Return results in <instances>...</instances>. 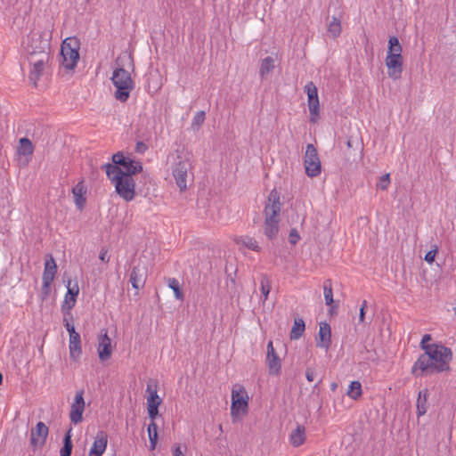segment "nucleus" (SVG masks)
<instances>
[{"mask_svg":"<svg viewBox=\"0 0 456 456\" xmlns=\"http://www.w3.org/2000/svg\"><path fill=\"white\" fill-rule=\"evenodd\" d=\"M452 360V352L449 347L433 343L431 346L424 347V354L413 363L411 373L416 377H422L428 373L448 371Z\"/></svg>","mask_w":456,"mask_h":456,"instance_id":"nucleus-1","label":"nucleus"},{"mask_svg":"<svg viewBox=\"0 0 456 456\" xmlns=\"http://www.w3.org/2000/svg\"><path fill=\"white\" fill-rule=\"evenodd\" d=\"M107 177L115 187L118 195L125 201L130 202L135 197V182L129 175H124L120 167L107 163L103 165Z\"/></svg>","mask_w":456,"mask_h":456,"instance_id":"nucleus-2","label":"nucleus"},{"mask_svg":"<svg viewBox=\"0 0 456 456\" xmlns=\"http://www.w3.org/2000/svg\"><path fill=\"white\" fill-rule=\"evenodd\" d=\"M281 203L276 190H272L268 195L265 209L264 233L269 239L276 238L280 229V214Z\"/></svg>","mask_w":456,"mask_h":456,"instance_id":"nucleus-3","label":"nucleus"},{"mask_svg":"<svg viewBox=\"0 0 456 456\" xmlns=\"http://www.w3.org/2000/svg\"><path fill=\"white\" fill-rule=\"evenodd\" d=\"M33 40L39 41V46L37 51H28V61L30 65L28 79L37 86L49 61L50 45L48 39H43L40 36H34Z\"/></svg>","mask_w":456,"mask_h":456,"instance_id":"nucleus-4","label":"nucleus"},{"mask_svg":"<svg viewBox=\"0 0 456 456\" xmlns=\"http://www.w3.org/2000/svg\"><path fill=\"white\" fill-rule=\"evenodd\" d=\"M403 48L396 37H391L388 40V49L385 59L387 68V75L390 78L397 80L403 73Z\"/></svg>","mask_w":456,"mask_h":456,"instance_id":"nucleus-5","label":"nucleus"},{"mask_svg":"<svg viewBox=\"0 0 456 456\" xmlns=\"http://www.w3.org/2000/svg\"><path fill=\"white\" fill-rule=\"evenodd\" d=\"M110 79L116 87L115 98L121 102H126L134 87L130 73L124 68H118L113 71Z\"/></svg>","mask_w":456,"mask_h":456,"instance_id":"nucleus-6","label":"nucleus"},{"mask_svg":"<svg viewBox=\"0 0 456 456\" xmlns=\"http://www.w3.org/2000/svg\"><path fill=\"white\" fill-rule=\"evenodd\" d=\"M231 416L233 421L245 416L248 411L249 396L246 388L240 384H234L231 395Z\"/></svg>","mask_w":456,"mask_h":456,"instance_id":"nucleus-7","label":"nucleus"},{"mask_svg":"<svg viewBox=\"0 0 456 456\" xmlns=\"http://www.w3.org/2000/svg\"><path fill=\"white\" fill-rule=\"evenodd\" d=\"M191 168V161L188 154L178 153L172 167L173 176L181 191L187 188L188 171Z\"/></svg>","mask_w":456,"mask_h":456,"instance_id":"nucleus-8","label":"nucleus"},{"mask_svg":"<svg viewBox=\"0 0 456 456\" xmlns=\"http://www.w3.org/2000/svg\"><path fill=\"white\" fill-rule=\"evenodd\" d=\"M79 44L74 37L66 38L61 46V64L66 69L72 70L79 59Z\"/></svg>","mask_w":456,"mask_h":456,"instance_id":"nucleus-9","label":"nucleus"},{"mask_svg":"<svg viewBox=\"0 0 456 456\" xmlns=\"http://www.w3.org/2000/svg\"><path fill=\"white\" fill-rule=\"evenodd\" d=\"M305 173L310 177H315L321 174V161L316 148L309 143L305 147L304 157Z\"/></svg>","mask_w":456,"mask_h":456,"instance_id":"nucleus-10","label":"nucleus"},{"mask_svg":"<svg viewBox=\"0 0 456 456\" xmlns=\"http://www.w3.org/2000/svg\"><path fill=\"white\" fill-rule=\"evenodd\" d=\"M304 92L307 95V105L310 113V121L316 123L320 115V102L318 97V90L314 82L306 83Z\"/></svg>","mask_w":456,"mask_h":456,"instance_id":"nucleus-11","label":"nucleus"},{"mask_svg":"<svg viewBox=\"0 0 456 456\" xmlns=\"http://www.w3.org/2000/svg\"><path fill=\"white\" fill-rule=\"evenodd\" d=\"M113 165L120 166L124 175H129L133 177L134 175L142 172V166L138 160L132 159L130 157H126L122 152H117L112 156Z\"/></svg>","mask_w":456,"mask_h":456,"instance_id":"nucleus-12","label":"nucleus"},{"mask_svg":"<svg viewBox=\"0 0 456 456\" xmlns=\"http://www.w3.org/2000/svg\"><path fill=\"white\" fill-rule=\"evenodd\" d=\"M49 434L48 427L42 421L37 423L30 431V445L34 452L41 450Z\"/></svg>","mask_w":456,"mask_h":456,"instance_id":"nucleus-13","label":"nucleus"},{"mask_svg":"<svg viewBox=\"0 0 456 456\" xmlns=\"http://www.w3.org/2000/svg\"><path fill=\"white\" fill-rule=\"evenodd\" d=\"M86 408L84 391H77L70 405L69 419L74 424H79L83 420V413Z\"/></svg>","mask_w":456,"mask_h":456,"instance_id":"nucleus-14","label":"nucleus"},{"mask_svg":"<svg viewBox=\"0 0 456 456\" xmlns=\"http://www.w3.org/2000/svg\"><path fill=\"white\" fill-rule=\"evenodd\" d=\"M57 272V265L52 256L45 260V269L42 277V291L45 296L48 295L52 282L53 281L54 276Z\"/></svg>","mask_w":456,"mask_h":456,"instance_id":"nucleus-15","label":"nucleus"},{"mask_svg":"<svg viewBox=\"0 0 456 456\" xmlns=\"http://www.w3.org/2000/svg\"><path fill=\"white\" fill-rule=\"evenodd\" d=\"M146 392L148 393L147 396V411L149 417L151 420H155L156 417L159 414V406L162 403V399L159 396L156 387H153L151 385H147Z\"/></svg>","mask_w":456,"mask_h":456,"instance_id":"nucleus-16","label":"nucleus"},{"mask_svg":"<svg viewBox=\"0 0 456 456\" xmlns=\"http://www.w3.org/2000/svg\"><path fill=\"white\" fill-rule=\"evenodd\" d=\"M33 152L34 145L32 142L27 137L20 138L16 150L20 164L27 166L31 159Z\"/></svg>","mask_w":456,"mask_h":456,"instance_id":"nucleus-17","label":"nucleus"},{"mask_svg":"<svg viewBox=\"0 0 456 456\" xmlns=\"http://www.w3.org/2000/svg\"><path fill=\"white\" fill-rule=\"evenodd\" d=\"M67 289L68 291L65 295L64 301L61 305V311L64 315H70V311L75 306L77 302V297L79 293V287L77 282L71 285V281H68Z\"/></svg>","mask_w":456,"mask_h":456,"instance_id":"nucleus-18","label":"nucleus"},{"mask_svg":"<svg viewBox=\"0 0 456 456\" xmlns=\"http://www.w3.org/2000/svg\"><path fill=\"white\" fill-rule=\"evenodd\" d=\"M266 363L268 365L269 373L271 375H279L281 369V359L273 347V341L267 344Z\"/></svg>","mask_w":456,"mask_h":456,"instance_id":"nucleus-19","label":"nucleus"},{"mask_svg":"<svg viewBox=\"0 0 456 456\" xmlns=\"http://www.w3.org/2000/svg\"><path fill=\"white\" fill-rule=\"evenodd\" d=\"M98 355L101 361H106L110 358L112 354L111 339L108 336L107 330L101 333L98 337Z\"/></svg>","mask_w":456,"mask_h":456,"instance_id":"nucleus-20","label":"nucleus"},{"mask_svg":"<svg viewBox=\"0 0 456 456\" xmlns=\"http://www.w3.org/2000/svg\"><path fill=\"white\" fill-rule=\"evenodd\" d=\"M108 445V436L104 431H98L90 448L88 456H102Z\"/></svg>","mask_w":456,"mask_h":456,"instance_id":"nucleus-21","label":"nucleus"},{"mask_svg":"<svg viewBox=\"0 0 456 456\" xmlns=\"http://www.w3.org/2000/svg\"><path fill=\"white\" fill-rule=\"evenodd\" d=\"M331 344V329L329 323L321 322L316 345L319 347L328 349Z\"/></svg>","mask_w":456,"mask_h":456,"instance_id":"nucleus-22","label":"nucleus"},{"mask_svg":"<svg viewBox=\"0 0 456 456\" xmlns=\"http://www.w3.org/2000/svg\"><path fill=\"white\" fill-rule=\"evenodd\" d=\"M233 241L239 246V249L248 248L256 252H259L261 248L258 242L252 237L249 236H234Z\"/></svg>","mask_w":456,"mask_h":456,"instance_id":"nucleus-23","label":"nucleus"},{"mask_svg":"<svg viewBox=\"0 0 456 456\" xmlns=\"http://www.w3.org/2000/svg\"><path fill=\"white\" fill-rule=\"evenodd\" d=\"M86 187L83 181L77 183L72 189L74 201L78 209H82L86 204Z\"/></svg>","mask_w":456,"mask_h":456,"instance_id":"nucleus-24","label":"nucleus"},{"mask_svg":"<svg viewBox=\"0 0 456 456\" xmlns=\"http://www.w3.org/2000/svg\"><path fill=\"white\" fill-rule=\"evenodd\" d=\"M69 356L72 360L77 361L80 358V356L82 354L80 334L72 335L71 337H69Z\"/></svg>","mask_w":456,"mask_h":456,"instance_id":"nucleus-25","label":"nucleus"},{"mask_svg":"<svg viewBox=\"0 0 456 456\" xmlns=\"http://www.w3.org/2000/svg\"><path fill=\"white\" fill-rule=\"evenodd\" d=\"M146 281V274L143 268L134 266L130 274V282L134 289L142 288Z\"/></svg>","mask_w":456,"mask_h":456,"instance_id":"nucleus-26","label":"nucleus"},{"mask_svg":"<svg viewBox=\"0 0 456 456\" xmlns=\"http://www.w3.org/2000/svg\"><path fill=\"white\" fill-rule=\"evenodd\" d=\"M305 428L302 425H297L289 434V443L294 447L302 445L305 441Z\"/></svg>","mask_w":456,"mask_h":456,"instance_id":"nucleus-27","label":"nucleus"},{"mask_svg":"<svg viewBox=\"0 0 456 456\" xmlns=\"http://www.w3.org/2000/svg\"><path fill=\"white\" fill-rule=\"evenodd\" d=\"M275 61L273 57L267 56L264 58L260 62L259 76L261 79L266 78V77L274 69Z\"/></svg>","mask_w":456,"mask_h":456,"instance_id":"nucleus-28","label":"nucleus"},{"mask_svg":"<svg viewBox=\"0 0 456 456\" xmlns=\"http://www.w3.org/2000/svg\"><path fill=\"white\" fill-rule=\"evenodd\" d=\"M428 411V391H419L417 399V413L418 416H423Z\"/></svg>","mask_w":456,"mask_h":456,"instance_id":"nucleus-29","label":"nucleus"},{"mask_svg":"<svg viewBox=\"0 0 456 456\" xmlns=\"http://www.w3.org/2000/svg\"><path fill=\"white\" fill-rule=\"evenodd\" d=\"M342 31L341 20L337 17H332L328 24V33L330 37L336 39Z\"/></svg>","mask_w":456,"mask_h":456,"instance_id":"nucleus-30","label":"nucleus"},{"mask_svg":"<svg viewBox=\"0 0 456 456\" xmlns=\"http://www.w3.org/2000/svg\"><path fill=\"white\" fill-rule=\"evenodd\" d=\"M305 328V322L302 319H296L290 331V338L298 339L303 335Z\"/></svg>","mask_w":456,"mask_h":456,"instance_id":"nucleus-31","label":"nucleus"},{"mask_svg":"<svg viewBox=\"0 0 456 456\" xmlns=\"http://www.w3.org/2000/svg\"><path fill=\"white\" fill-rule=\"evenodd\" d=\"M346 395L353 400L359 399L362 395L361 383L359 381H352L348 387Z\"/></svg>","mask_w":456,"mask_h":456,"instance_id":"nucleus-32","label":"nucleus"},{"mask_svg":"<svg viewBox=\"0 0 456 456\" xmlns=\"http://www.w3.org/2000/svg\"><path fill=\"white\" fill-rule=\"evenodd\" d=\"M167 284L168 288H170L174 291V294H175V297L176 299L183 300L184 296H183V291L181 290L180 283L177 279L167 278Z\"/></svg>","mask_w":456,"mask_h":456,"instance_id":"nucleus-33","label":"nucleus"},{"mask_svg":"<svg viewBox=\"0 0 456 456\" xmlns=\"http://www.w3.org/2000/svg\"><path fill=\"white\" fill-rule=\"evenodd\" d=\"M70 432L71 430H69L68 433L65 435L63 446L61 449V456H71L73 444L71 441Z\"/></svg>","mask_w":456,"mask_h":456,"instance_id":"nucleus-34","label":"nucleus"},{"mask_svg":"<svg viewBox=\"0 0 456 456\" xmlns=\"http://www.w3.org/2000/svg\"><path fill=\"white\" fill-rule=\"evenodd\" d=\"M260 289L263 296V302L265 303L267 300L271 291V281L265 275L262 276L260 280Z\"/></svg>","mask_w":456,"mask_h":456,"instance_id":"nucleus-35","label":"nucleus"},{"mask_svg":"<svg viewBox=\"0 0 456 456\" xmlns=\"http://www.w3.org/2000/svg\"><path fill=\"white\" fill-rule=\"evenodd\" d=\"M323 294L326 305H331L333 303V292L330 283L328 285L327 282H325L323 287Z\"/></svg>","mask_w":456,"mask_h":456,"instance_id":"nucleus-36","label":"nucleus"},{"mask_svg":"<svg viewBox=\"0 0 456 456\" xmlns=\"http://www.w3.org/2000/svg\"><path fill=\"white\" fill-rule=\"evenodd\" d=\"M390 183V175H383L377 183V188L382 191H386L389 187Z\"/></svg>","mask_w":456,"mask_h":456,"instance_id":"nucleus-37","label":"nucleus"},{"mask_svg":"<svg viewBox=\"0 0 456 456\" xmlns=\"http://www.w3.org/2000/svg\"><path fill=\"white\" fill-rule=\"evenodd\" d=\"M34 36H40L43 39H45L43 37L42 35L38 34V33H32L28 37V44L30 43L29 45H28L27 47V52L28 53V51H33V50H36L37 51L38 50V46H39V41H37V40H33V37Z\"/></svg>","mask_w":456,"mask_h":456,"instance_id":"nucleus-38","label":"nucleus"},{"mask_svg":"<svg viewBox=\"0 0 456 456\" xmlns=\"http://www.w3.org/2000/svg\"><path fill=\"white\" fill-rule=\"evenodd\" d=\"M187 450L186 445H181L179 444H173L171 448L172 456H185Z\"/></svg>","mask_w":456,"mask_h":456,"instance_id":"nucleus-39","label":"nucleus"},{"mask_svg":"<svg viewBox=\"0 0 456 456\" xmlns=\"http://www.w3.org/2000/svg\"><path fill=\"white\" fill-rule=\"evenodd\" d=\"M63 324L69 334V337L72 335H78L79 333L76 331L75 327L71 321H69L66 316L63 318Z\"/></svg>","mask_w":456,"mask_h":456,"instance_id":"nucleus-40","label":"nucleus"},{"mask_svg":"<svg viewBox=\"0 0 456 456\" xmlns=\"http://www.w3.org/2000/svg\"><path fill=\"white\" fill-rule=\"evenodd\" d=\"M205 120V112L204 111H198L192 119V126H200Z\"/></svg>","mask_w":456,"mask_h":456,"instance_id":"nucleus-41","label":"nucleus"},{"mask_svg":"<svg viewBox=\"0 0 456 456\" xmlns=\"http://www.w3.org/2000/svg\"><path fill=\"white\" fill-rule=\"evenodd\" d=\"M148 436L149 438L158 437V427L154 420H151L148 426Z\"/></svg>","mask_w":456,"mask_h":456,"instance_id":"nucleus-42","label":"nucleus"},{"mask_svg":"<svg viewBox=\"0 0 456 456\" xmlns=\"http://www.w3.org/2000/svg\"><path fill=\"white\" fill-rule=\"evenodd\" d=\"M300 240L298 232L296 229H291L289 234V240L292 245H296Z\"/></svg>","mask_w":456,"mask_h":456,"instance_id":"nucleus-43","label":"nucleus"},{"mask_svg":"<svg viewBox=\"0 0 456 456\" xmlns=\"http://www.w3.org/2000/svg\"><path fill=\"white\" fill-rule=\"evenodd\" d=\"M436 253H437V248L436 247L434 249L429 250L425 255V257H424L425 261L428 262V264H432L435 261Z\"/></svg>","mask_w":456,"mask_h":456,"instance_id":"nucleus-44","label":"nucleus"},{"mask_svg":"<svg viewBox=\"0 0 456 456\" xmlns=\"http://www.w3.org/2000/svg\"><path fill=\"white\" fill-rule=\"evenodd\" d=\"M431 340V336L429 334H426L422 337V339L420 341V347L424 351L425 346H431L432 344H429L428 342Z\"/></svg>","mask_w":456,"mask_h":456,"instance_id":"nucleus-45","label":"nucleus"},{"mask_svg":"<svg viewBox=\"0 0 456 456\" xmlns=\"http://www.w3.org/2000/svg\"><path fill=\"white\" fill-rule=\"evenodd\" d=\"M367 306V301L363 300L361 307H360V313H359V322H363L365 318V308Z\"/></svg>","mask_w":456,"mask_h":456,"instance_id":"nucleus-46","label":"nucleus"},{"mask_svg":"<svg viewBox=\"0 0 456 456\" xmlns=\"http://www.w3.org/2000/svg\"><path fill=\"white\" fill-rule=\"evenodd\" d=\"M148 149V146L142 142H138L136 143V147H135V151L136 152L138 153H144Z\"/></svg>","mask_w":456,"mask_h":456,"instance_id":"nucleus-47","label":"nucleus"},{"mask_svg":"<svg viewBox=\"0 0 456 456\" xmlns=\"http://www.w3.org/2000/svg\"><path fill=\"white\" fill-rule=\"evenodd\" d=\"M305 378L309 382L314 379V371L312 369H307L305 371Z\"/></svg>","mask_w":456,"mask_h":456,"instance_id":"nucleus-48","label":"nucleus"},{"mask_svg":"<svg viewBox=\"0 0 456 456\" xmlns=\"http://www.w3.org/2000/svg\"><path fill=\"white\" fill-rule=\"evenodd\" d=\"M149 440H150V450L151 451L155 450L157 442H158V437H151V438H149Z\"/></svg>","mask_w":456,"mask_h":456,"instance_id":"nucleus-49","label":"nucleus"},{"mask_svg":"<svg viewBox=\"0 0 456 456\" xmlns=\"http://www.w3.org/2000/svg\"><path fill=\"white\" fill-rule=\"evenodd\" d=\"M99 258L103 262H108L109 257H107V251L102 249L100 253Z\"/></svg>","mask_w":456,"mask_h":456,"instance_id":"nucleus-50","label":"nucleus"},{"mask_svg":"<svg viewBox=\"0 0 456 456\" xmlns=\"http://www.w3.org/2000/svg\"><path fill=\"white\" fill-rule=\"evenodd\" d=\"M336 388H337V384H336V383H332V384H331V389H332L333 391H335V390H336Z\"/></svg>","mask_w":456,"mask_h":456,"instance_id":"nucleus-51","label":"nucleus"},{"mask_svg":"<svg viewBox=\"0 0 456 456\" xmlns=\"http://www.w3.org/2000/svg\"><path fill=\"white\" fill-rule=\"evenodd\" d=\"M2 380H3V377H2V374L0 373V384L2 383Z\"/></svg>","mask_w":456,"mask_h":456,"instance_id":"nucleus-52","label":"nucleus"}]
</instances>
